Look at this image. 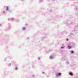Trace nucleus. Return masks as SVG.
<instances>
[{"label": "nucleus", "instance_id": "1", "mask_svg": "<svg viewBox=\"0 0 78 78\" xmlns=\"http://www.w3.org/2000/svg\"><path fill=\"white\" fill-rule=\"evenodd\" d=\"M61 73H58V74H56V76H61Z\"/></svg>", "mask_w": 78, "mask_h": 78}, {"label": "nucleus", "instance_id": "2", "mask_svg": "<svg viewBox=\"0 0 78 78\" xmlns=\"http://www.w3.org/2000/svg\"><path fill=\"white\" fill-rule=\"evenodd\" d=\"M69 75H71V76H73V74H72V73H69Z\"/></svg>", "mask_w": 78, "mask_h": 78}, {"label": "nucleus", "instance_id": "3", "mask_svg": "<svg viewBox=\"0 0 78 78\" xmlns=\"http://www.w3.org/2000/svg\"><path fill=\"white\" fill-rule=\"evenodd\" d=\"M68 47L69 48V49H70V48H71V46H68Z\"/></svg>", "mask_w": 78, "mask_h": 78}, {"label": "nucleus", "instance_id": "4", "mask_svg": "<svg viewBox=\"0 0 78 78\" xmlns=\"http://www.w3.org/2000/svg\"><path fill=\"white\" fill-rule=\"evenodd\" d=\"M74 52H73V51H71V53H73Z\"/></svg>", "mask_w": 78, "mask_h": 78}, {"label": "nucleus", "instance_id": "5", "mask_svg": "<svg viewBox=\"0 0 78 78\" xmlns=\"http://www.w3.org/2000/svg\"><path fill=\"white\" fill-rule=\"evenodd\" d=\"M50 59H52V58H53V57H52V56H50Z\"/></svg>", "mask_w": 78, "mask_h": 78}, {"label": "nucleus", "instance_id": "6", "mask_svg": "<svg viewBox=\"0 0 78 78\" xmlns=\"http://www.w3.org/2000/svg\"><path fill=\"white\" fill-rule=\"evenodd\" d=\"M22 29H23V30H25V27H23V28H22Z\"/></svg>", "mask_w": 78, "mask_h": 78}, {"label": "nucleus", "instance_id": "7", "mask_svg": "<svg viewBox=\"0 0 78 78\" xmlns=\"http://www.w3.org/2000/svg\"><path fill=\"white\" fill-rule=\"evenodd\" d=\"M6 10H8V7H6Z\"/></svg>", "mask_w": 78, "mask_h": 78}, {"label": "nucleus", "instance_id": "8", "mask_svg": "<svg viewBox=\"0 0 78 78\" xmlns=\"http://www.w3.org/2000/svg\"><path fill=\"white\" fill-rule=\"evenodd\" d=\"M64 48V47H61V48Z\"/></svg>", "mask_w": 78, "mask_h": 78}, {"label": "nucleus", "instance_id": "9", "mask_svg": "<svg viewBox=\"0 0 78 78\" xmlns=\"http://www.w3.org/2000/svg\"><path fill=\"white\" fill-rule=\"evenodd\" d=\"M66 41H69V39H66Z\"/></svg>", "mask_w": 78, "mask_h": 78}, {"label": "nucleus", "instance_id": "10", "mask_svg": "<svg viewBox=\"0 0 78 78\" xmlns=\"http://www.w3.org/2000/svg\"><path fill=\"white\" fill-rule=\"evenodd\" d=\"M17 68H16V70H17Z\"/></svg>", "mask_w": 78, "mask_h": 78}, {"label": "nucleus", "instance_id": "11", "mask_svg": "<svg viewBox=\"0 0 78 78\" xmlns=\"http://www.w3.org/2000/svg\"><path fill=\"white\" fill-rule=\"evenodd\" d=\"M40 59V58H38V59Z\"/></svg>", "mask_w": 78, "mask_h": 78}, {"label": "nucleus", "instance_id": "12", "mask_svg": "<svg viewBox=\"0 0 78 78\" xmlns=\"http://www.w3.org/2000/svg\"><path fill=\"white\" fill-rule=\"evenodd\" d=\"M52 0L53 1V0Z\"/></svg>", "mask_w": 78, "mask_h": 78}]
</instances>
